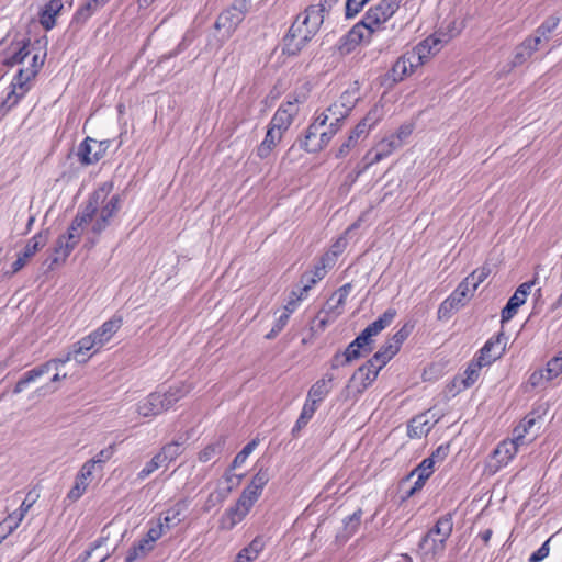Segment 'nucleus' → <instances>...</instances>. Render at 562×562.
Segmentation results:
<instances>
[{"instance_id":"obj_48","label":"nucleus","mask_w":562,"mask_h":562,"mask_svg":"<svg viewBox=\"0 0 562 562\" xmlns=\"http://www.w3.org/2000/svg\"><path fill=\"white\" fill-rule=\"evenodd\" d=\"M546 372V381H551L562 373V352L559 351L551 360L548 361Z\"/></svg>"},{"instance_id":"obj_10","label":"nucleus","mask_w":562,"mask_h":562,"mask_svg":"<svg viewBox=\"0 0 562 562\" xmlns=\"http://www.w3.org/2000/svg\"><path fill=\"white\" fill-rule=\"evenodd\" d=\"M370 31L364 30L362 24L356 23L346 34H344L335 45V50L340 56H347L353 53L358 46L371 41Z\"/></svg>"},{"instance_id":"obj_4","label":"nucleus","mask_w":562,"mask_h":562,"mask_svg":"<svg viewBox=\"0 0 562 562\" xmlns=\"http://www.w3.org/2000/svg\"><path fill=\"white\" fill-rule=\"evenodd\" d=\"M109 194L100 199L97 203V211L92 215L91 233L100 236L111 224V221L116 216L121 209V195L114 194L106 200Z\"/></svg>"},{"instance_id":"obj_6","label":"nucleus","mask_w":562,"mask_h":562,"mask_svg":"<svg viewBox=\"0 0 562 562\" xmlns=\"http://www.w3.org/2000/svg\"><path fill=\"white\" fill-rule=\"evenodd\" d=\"M250 3L251 0H234L233 4L217 16L214 26L216 30H224V38H229L243 22Z\"/></svg>"},{"instance_id":"obj_21","label":"nucleus","mask_w":562,"mask_h":562,"mask_svg":"<svg viewBox=\"0 0 562 562\" xmlns=\"http://www.w3.org/2000/svg\"><path fill=\"white\" fill-rule=\"evenodd\" d=\"M29 46L30 40L11 43L4 53L2 64L8 67L21 64L30 55Z\"/></svg>"},{"instance_id":"obj_45","label":"nucleus","mask_w":562,"mask_h":562,"mask_svg":"<svg viewBox=\"0 0 562 562\" xmlns=\"http://www.w3.org/2000/svg\"><path fill=\"white\" fill-rule=\"evenodd\" d=\"M491 274V268L486 265L475 269L472 273H470L464 280L472 288V292L479 288V285L486 280V278Z\"/></svg>"},{"instance_id":"obj_47","label":"nucleus","mask_w":562,"mask_h":562,"mask_svg":"<svg viewBox=\"0 0 562 562\" xmlns=\"http://www.w3.org/2000/svg\"><path fill=\"white\" fill-rule=\"evenodd\" d=\"M560 23V18L551 15L547 18L536 30L541 36H544V42L548 43L551 38V34L555 31Z\"/></svg>"},{"instance_id":"obj_36","label":"nucleus","mask_w":562,"mask_h":562,"mask_svg":"<svg viewBox=\"0 0 562 562\" xmlns=\"http://www.w3.org/2000/svg\"><path fill=\"white\" fill-rule=\"evenodd\" d=\"M46 374V368L43 364H40L29 371H26L16 384L13 387V394H20L23 392L31 383L35 382L37 379Z\"/></svg>"},{"instance_id":"obj_62","label":"nucleus","mask_w":562,"mask_h":562,"mask_svg":"<svg viewBox=\"0 0 562 562\" xmlns=\"http://www.w3.org/2000/svg\"><path fill=\"white\" fill-rule=\"evenodd\" d=\"M401 144L394 136H391L389 138L382 139L378 147H380L385 153L387 151V156H390L397 147H400Z\"/></svg>"},{"instance_id":"obj_1","label":"nucleus","mask_w":562,"mask_h":562,"mask_svg":"<svg viewBox=\"0 0 562 562\" xmlns=\"http://www.w3.org/2000/svg\"><path fill=\"white\" fill-rule=\"evenodd\" d=\"M112 190L113 182L106 181L91 194L86 207L81 212H78L72 220L67 234L58 237L54 248V252L56 255L53 260L54 262H58L59 260L64 261L70 255L80 240V228L92 220V215L97 211L98 201L106 194H110Z\"/></svg>"},{"instance_id":"obj_18","label":"nucleus","mask_w":562,"mask_h":562,"mask_svg":"<svg viewBox=\"0 0 562 562\" xmlns=\"http://www.w3.org/2000/svg\"><path fill=\"white\" fill-rule=\"evenodd\" d=\"M108 2L109 0H87L86 3L76 10L72 15L70 26L77 31L81 30L87 21Z\"/></svg>"},{"instance_id":"obj_35","label":"nucleus","mask_w":562,"mask_h":562,"mask_svg":"<svg viewBox=\"0 0 562 562\" xmlns=\"http://www.w3.org/2000/svg\"><path fill=\"white\" fill-rule=\"evenodd\" d=\"M432 427L434 424H430L429 420L426 419V415H419L413 418L408 424L407 434L411 438H422L423 436H427Z\"/></svg>"},{"instance_id":"obj_33","label":"nucleus","mask_w":562,"mask_h":562,"mask_svg":"<svg viewBox=\"0 0 562 562\" xmlns=\"http://www.w3.org/2000/svg\"><path fill=\"white\" fill-rule=\"evenodd\" d=\"M29 89V83H24L22 87H14L13 79L11 83V90L8 92L7 97L0 103V113H8L13 106L18 104V102L24 97Z\"/></svg>"},{"instance_id":"obj_50","label":"nucleus","mask_w":562,"mask_h":562,"mask_svg":"<svg viewBox=\"0 0 562 562\" xmlns=\"http://www.w3.org/2000/svg\"><path fill=\"white\" fill-rule=\"evenodd\" d=\"M222 443L220 441L207 445L203 450L199 452V461L209 462L215 459L222 452Z\"/></svg>"},{"instance_id":"obj_40","label":"nucleus","mask_w":562,"mask_h":562,"mask_svg":"<svg viewBox=\"0 0 562 562\" xmlns=\"http://www.w3.org/2000/svg\"><path fill=\"white\" fill-rule=\"evenodd\" d=\"M483 367H486L485 364H483L479 359H476L474 357L473 360L470 361V363L468 364L467 369L464 370V379L462 380V384L464 387H470L471 385H473L479 376H480V371Z\"/></svg>"},{"instance_id":"obj_23","label":"nucleus","mask_w":562,"mask_h":562,"mask_svg":"<svg viewBox=\"0 0 562 562\" xmlns=\"http://www.w3.org/2000/svg\"><path fill=\"white\" fill-rule=\"evenodd\" d=\"M166 412L160 392H153L137 404V413L143 417H155Z\"/></svg>"},{"instance_id":"obj_11","label":"nucleus","mask_w":562,"mask_h":562,"mask_svg":"<svg viewBox=\"0 0 562 562\" xmlns=\"http://www.w3.org/2000/svg\"><path fill=\"white\" fill-rule=\"evenodd\" d=\"M307 31L304 24H301V16H296L295 21L290 26L288 34L284 36L283 50L288 55L299 54L312 38H305L304 34Z\"/></svg>"},{"instance_id":"obj_16","label":"nucleus","mask_w":562,"mask_h":562,"mask_svg":"<svg viewBox=\"0 0 562 562\" xmlns=\"http://www.w3.org/2000/svg\"><path fill=\"white\" fill-rule=\"evenodd\" d=\"M299 112L296 101L282 103L273 114L269 127L280 132L281 135L291 126Z\"/></svg>"},{"instance_id":"obj_55","label":"nucleus","mask_w":562,"mask_h":562,"mask_svg":"<svg viewBox=\"0 0 562 562\" xmlns=\"http://www.w3.org/2000/svg\"><path fill=\"white\" fill-rule=\"evenodd\" d=\"M270 480L269 472L267 469H260L251 479V486H255L257 490L261 491L268 484Z\"/></svg>"},{"instance_id":"obj_57","label":"nucleus","mask_w":562,"mask_h":562,"mask_svg":"<svg viewBox=\"0 0 562 562\" xmlns=\"http://www.w3.org/2000/svg\"><path fill=\"white\" fill-rule=\"evenodd\" d=\"M369 1L370 0H347L346 18L350 19L356 16Z\"/></svg>"},{"instance_id":"obj_15","label":"nucleus","mask_w":562,"mask_h":562,"mask_svg":"<svg viewBox=\"0 0 562 562\" xmlns=\"http://www.w3.org/2000/svg\"><path fill=\"white\" fill-rule=\"evenodd\" d=\"M504 335L501 333L491 337L484 346L479 350L475 358L479 359L486 367L498 360L506 349Z\"/></svg>"},{"instance_id":"obj_9","label":"nucleus","mask_w":562,"mask_h":562,"mask_svg":"<svg viewBox=\"0 0 562 562\" xmlns=\"http://www.w3.org/2000/svg\"><path fill=\"white\" fill-rule=\"evenodd\" d=\"M110 145V139L97 140L88 136L79 144L76 156L82 166H90L104 157Z\"/></svg>"},{"instance_id":"obj_32","label":"nucleus","mask_w":562,"mask_h":562,"mask_svg":"<svg viewBox=\"0 0 562 562\" xmlns=\"http://www.w3.org/2000/svg\"><path fill=\"white\" fill-rule=\"evenodd\" d=\"M44 60L40 58L37 54L32 57L31 66L27 68H22L14 77V87H22L24 83H29L35 76L38 70L42 68Z\"/></svg>"},{"instance_id":"obj_37","label":"nucleus","mask_w":562,"mask_h":562,"mask_svg":"<svg viewBox=\"0 0 562 562\" xmlns=\"http://www.w3.org/2000/svg\"><path fill=\"white\" fill-rule=\"evenodd\" d=\"M281 138L282 135L280 132H277L276 130L268 126L266 136L257 148V155L260 158H267L272 149L277 146V144L281 140Z\"/></svg>"},{"instance_id":"obj_38","label":"nucleus","mask_w":562,"mask_h":562,"mask_svg":"<svg viewBox=\"0 0 562 562\" xmlns=\"http://www.w3.org/2000/svg\"><path fill=\"white\" fill-rule=\"evenodd\" d=\"M115 451V446L110 445L106 448L100 450L92 459L86 461L85 463L94 472L102 471L103 465L113 457Z\"/></svg>"},{"instance_id":"obj_41","label":"nucleus","mask_w":562,"mask_h":562,"mask_svg":"<svg viewBox=\"0 0 562 562\" xmlns=\"http://www.w3.org/2000/svg\"><path fill=\"white\" fill-rule=\"evenodd\" d=\"M525 302V299L514 293L501 312L502 323L510 321Z\"/></svg>"},{"instance_id":"obj_5","label":"nucleus","mask_w":562,"mask_h":562,"mask_svg":"<svg viewBox=\"0 0 562 562\" xmlns=\"http://www.w3.org/2000/svg\"><path fill=\"white\" fill-rule=\"evenodd\" d=\"M261 493V491L251 486V484H248L241 492V495L237 499L235 506L231 507L226 512L225 517L223 518L224 527L232 529L240 522L260 497Z\"/></svg>"},{"instance_id":"obj_27","label":"nucleus","mask_w":562,"mask_h":562,"mask_svg":"<svg viewBox=\"0 0 562 562\" xmlns=\"http://www.w3.org/2000/svg\"><path fill=\"white\" fill-rule=\"evenodd\" d=\"M64 8L61 0L48 1L40 12V23L46 30L49 31L56 25V16L60 13Z\"/></svg>"},{"instance_id":"obj_60","label":"nucleus","mask_w":562,"mask_h":562,"mask_svg":"<svg viewBox=\"0 0 562 562\" xmlns=\"http://www.w3.org/2000/svg\"><path fill=\"white\" fill-rule=\"evenodd\" d=\"M300 282L302 284V289H301L300 294L297 295V300H302V297L304 295H306V293L311 290V288L314 284H316L315 279L311 278V273H308V272H305L302 274Z\"/></svg>"},{"instance_id":"obj_30","label":"nucleus","mask_w":562,"mask_h":562,"mask_svg":"<svg viewBox=\"0 0 562 562\" xmlns=\"http://www.w3.org/2000/svg\"><path fill=\"white\" fill-rule=\"evenodd\" d=\"M93 348H98V344L95 342V340L93 339L91 334H89V335L82 337L77 342L72 344L69 349L74 353L75 360L78 363H85L90 358V356H88V357H85V356Z\"/></svg>"},{"instance_id":"obj_25","label":"nucleus","mask_w":562,"mask_h":562,"mask_svg":"<svg viewBox=\"0 0 562 562\" xmlns=\"http://www.w3.org/2000/svg\"><path fill=\"white\" fill-rule=\"evenodd\" d=\"M188 508V503L186 499L178 501L173 506L167 509L164 516L159 520V525L161 528L166 530L171 529L179 525L183 519V513Z\"/></svg>"},{"instance_id":"obj_63","label":"nucleus","mask_w":562,"mask_h":562,"mask_svg":"<svg viewBox=\"0 0 562 562\" xmlns=\"http://www.w3.org/2000/svg\"><path fill=\"white\" fill-rule=\"evenodd\" d=\"M449 451V445H440L427 459H431L435 465L436 462L443 461L448 457Z\"/></svg>"},{"instance_id":"obj_46","label":"nucleus","mask_w":562,"mask_h":562,"mask_svg":"<svg viewBox=\"0 0 562 562\" xmlns=\"http://www.w3.org/2000/svg\"><path fill=\"white\" fill-rule=\"evenodd\" d=\"M182 453V442L180 441H171L167 445H165L161 450L159 451V454L161 456L162 460L168 464L169 462L177 459Z\"/></svg>"},{"instance_id":"obj_39","label":"nucleus","mask_w":562,"mask_h":562,"mask_svg":"<svg viewBox=\"0 0 562 562\" xmlns=\"http://www.w3.org/2000/svg\"><path fill=\"white\" fill-rule=\"evenodd\" d=\"M317 407L313 406V404H310L307 402L304 403L302 412L295 423V425L292 428V435L293 437H297L300 431L308 424V422L312 419L316 412Z\"/></svg>"},{"instance_id":"obj_31","label":"nucleus","mask_w":562,"mask_h":562,"mask_svg":"<svg viewBox=\"0 0 562 562\" xmlns=\"http://www.w3.org/2000/svg\"><path fill=\"white\" fill-rule=\"evenodd\" d=\"M339 251H329L325 252L318 260V262L314 266V269L311 271H307L311 273V278L315 279L316 283L324 279V277L327 273V269H330L334 267L337 256Z\"/></svg>"},{"instance_id":"obj_26","label":"nucleus","mask_w":562,"mask_h":562,"mask_svg":"<svg viewBox=\"0 0 562 562\" xmlns=\"http://www.w3.org/2000/svg\"><path fill=\"white\" fill-rule=\"evenodd\" d=\"M191 390V384H188L186 382H179L169 386V389L166 392H160V397L166 411L171 408L178 401H180L187 394H189Z\"/></svg>"},{"instance_id":"obj_59","label":"nucleus","mask_w":562,"mask_h":562,"mask_svg":"<svg viewBox=\"0 0 562 562\" xmlns=\"http://www.w3.org/2000/svg\"><path fill=\"white\" fill-rule=\"evenodd\" d=\"M549 542L550 539L546 540L542 546L529 557V562H541L549 555Z\"/></svg>"},{"instance_id":"obj_64","label":"nucleus","mask_w":562,"mask_h":562,"mask_svg":"<svg viewBox=\"0 0 562 562\" xmlns=\"http://www.w3.org/2000/svg\"><path fill=\"white\" fill-rule=\"evenodd\" d=\"M532 55L527 50L522 48V44L518 45L515 50L513 64L514 66H520L525 61H527Z\"/></svg>"},{"instance_id":"obj_13","label":"nucleus","mask_w":562,"mask_h":562,"mask_svg":"<svg viewBox=\"0 0 562 562\" xmlns=\"http://www.w3.org/2000/svg\"><path fill=\"white\" fill-rule=\"evenodd\" d=\"M48 240V231H41L33 236L25 245L22 254H20L16 260L12 263V271L7 272V276H12L19 272L40 249H42Z\"/></svg>"},{"instance_id":"obj_7","label":"nucleus","mask_w":562,"mask_h":562,"mask_svg":"<svg viewBox=\"0 0 562 562\" xmlns=\"http://www.w3.org/2000/svg\"><path fill=\"white\" fill-rule=\"evenodd\" d=\"M396 310L387 308L381 316L373 323L368 325L353 340L356 347H360L364 353H370L372 350L373 337L378 336L383 329L390 326L396 316Z\"/></svg>"},{"instance_id":"obj_2","label":"nucleus","mask_w":562,"mask_h":562,"mask_svg":"<svg viewBox=\"0 0 562 562\" xmlns=\"http://www.w3.org/2000/svg\"><path fill=\"white\" fill-rule=\"evenodd\" d=\"M439 42L440 41L437 38L428 37L412 50L403 54L385 75L384 82L394 85L403 81L406 77L413 74L416 68L425 63L431 49L435 48Z\"/></svg>"},{"instance_id":"obj_42","label":"nucleus","mask_w":562,"mask_h":562,"mask_svg":"<svg viewBox=\"0 0 562 562\" xmlns=\"http://www.w3.org/2000/svg\"><path fill=\"white\" fill-rule=\"evenodd\" d=\"M24 517L25 516L18 509L9 514L8 517L0 522L1 533L8 536L12 533L20 526Z\"/></svg>"},{"instance_id":"obj_52","label":"nucleus","mask_w":562,"mask_h":562,"mask_svg":"<svg viewBox=\"0 0 562 562\" xmlns=\"http://www.w3.org/2000/svg\"><path fill=\"white\" fill-rule=\"evenodd\" d=\"M258 440L257 439H252L251 441H249L237 454L236 457L234 458L233 460V463H232V468H238L240 467L241 464L245 463V461L247 460V458L249 457V454L255 450V448L258 446Z\"/></svg>"},{"instance_id":"obj_29","label":"nucleus","mask_w":562,"mask_h":562,"mask_svg":"<svg viewBox=\"0 0 562 562\" xmlns=\"http://www.w3.org/2000/svg\"><path fill=\"white\" fill-rule=\"evenodd\" d=\"M369 132L364 128V123H358L351 131L347 139L340 145L336 153L337 158L345 157L349 151L356 147L359 140L364 139Z\"/></svg>"},{"instance_id":"obj_12","label":"nucleus","mask_w":562,"mask_h":562,"mask_svg":"<svg viewBox=\"0 0 562 562\" xmlns=\"http://www.w3.org/2000/svg\"><path fill=\"white\" fill-rule=\"evenodd\" d=\"M353 109V102L350 100V94L344 93L340 99L323 112L316 115L317 119H324V125L326 126L328 121L342 122L350 115Z\"/></svg>"},{"instance_id":"obj_44","label":"nucleus","mask_w":562,"mask_h":562,"mask_svg":"<svg viewBox=\"0 0 562 562\" xmlns=\"http://www.w3.org/2000/svg\"><path fill=\"white\" fill-rule=\"evenodd\" d=\"M384 109L382 104H374L366 116L359 122L364 123V128L369 132L372 127H374L383 117Z\"/></svg>"},{"instance_id":"obj_61","label":"nucleus","mask_w":562,"mask_h":562,"mask_svg":"<svg viewBox=\"0 0 562 562\" xmlns=\"http://www.w3.org/2000/svg\"><path fill=\"white\" fill-rule=\"evenodd\" d=\"M344 353L349 362L357 360L366 355L360 347H356L353 345V340L347 346Z\"/></svg>"},{"instance_id":"obj_24","label":"nucleus","mask_w":562,"mask_h":562,"mask_svg":"<svg viewBox=\"0 0 562 562\" xmlns=\"http://www.w3.org/2000/svg\"><path fill=\"white\" fill-rule=\"evenodd\" d=\"M92 475L93 471L86 463H83L75 477L74 486L68 492L67 497L72 502L79 499L89 486L92 480Z\"/></svg>"},{"instance_id":"obj_56","label":"nucleus","mask_w":562,"mask_h":562,"mask_svg":"<svg viewBox=\"0 0 562 562\" xmlns=\"http://www.w3.org/2000/svg\"><path fill=\"white\" fill-rule=\"evenodd\" d=\"M229 491H231V488L228 487L226 491H215V492L211 493L206 499L204 509L206 512H209L212 507L222 503L226 498Z\"/></svg>"},{"instance_id":"obj_54","label":"nucleus","mask_w":562,"mask_h":562,"mask_svg":"<svg viewBox=\"0 0 562 562\" xmlns=\"http://www.w3.org/2000/svg\"><path fill=\"white\" fill-rule=\"evenodd\" d=\"M402 0H381L378 4L389 20L398 10Z\"/></svg>"},{"instance_id":"obj_34","label":"nucleus","mask_w":562,"mask_h":562,"mask_svg":"<svg viewBox=\"0 0 562 562\" xmlns=\"http://www.w3.org/2000/svg\"><path fill=\"white\" fill-rule=\"evenodd\" d=\"M386 21V16L376 4L375 7L370 8L363 15L362 20L358 23L362 24L364 30L370 31V35L372 36L376 27Z\"/></svg>"},{"instance_id":"obj_49","label":"nucleus","mask_w":562,"mask_h":562,"mask_svg":"<svg viewBox=\"0 0 562 562\" xmlns=\"http://www.w3.org/2000/svg\"><path fill=\"white\" fill-rule=\"evenodd\" d=\"M167 465L166 462L162 460L159 452L155 454L150 461H148L145 467L138 472L137 476L139 480H144L147 476H149L151 473H154L156 470H158L160 467Z\"/></svg>"},{"instance_id":"obj_22","label":"nucleus","mask_w":562,"mask_h":562,"mask_svg":"<svg viewBox=\"0 0 562 562\" xmlns=\"http://www.w3.org/2000/svg\"><path fill=\"white\" fill-rule=\"evenodd\" d=\"M434 472V464L431 459L425 458L418 467H416L409 475H407L406 480L417 475V480L414 483V486L406 492V497H411L415 492L419 491L429 479V476Z\"/></svg>"},{"instance_id":"obj_51","label":"nucleus","mask_w":562,"mask_h":562,"mask_svg":"<svg viewBox=\"0 0 562 562\" xmlns=\"http://www.w3.org/2000/svg\"><path fill=\"white\" fill-rule=\"evenodd\" d=\"M379 373H375L372 368H369L366 363L361 366L353 374L352 379H360L362 381V385L367 387L371 384L378 376Z\"/></svg>"},{"instance_id":"obj_43","label":"nucleus","mask_w":562,"mask_h":562,"mask_svg":"<svg viewBox=\"0 0 562 562\" xmlns=\"http://www.w3.org/2000/svg\"><path fill=\"white\" fill-rule=\"evenodd\" d=\"M361 517L362 509L359 508L352 515L344 519L342 538L348 539L357 532L361 522Z\"/></svg>"},{"instance_id":"obj_20","label":"nucleus","mask_w":562,"mask_h":562,"mask_svg":"<svg viewBox=\"0 0 562 562\" xmlns=\"http://www.w3.org/2000/svg\"><path fill=\"white\" fill-rule=\"evenodd\" d=\"M123 317L114 315L109 321L104 322L99 328L91 333V336L98 344V349L111 340L113 335L122 327Z\"/></svg>"},{"instance_id":"obj_19","label":"nucleus","mask_w":562,"mask_h":562,"mask_svg":"<svg viewBox=\"0 0 562 562\" xmlns=\"http://www.w3.org/2000/svg\"><path fill=\"white\" fill-rule=\"evenodd\" d=\"M333 380L334 375L330 373H326L322 379L317 380L308 390L305 402L318 407V404L322 403L330 393L333 389Z\"/></svg>"},{"instance_id":"obj_28","label":"nucleus","mask_w":562,"mask_h":562,"mask_svg":"<svg viewBox=\"0 0 562 562\" xmlns=\"http://www.w3.org/2000/svg\"><path fill=\"white\" fill-rule=\"evenodd\" d=\"M519 447L510 439L501 441L493 451V457L497 461L498 467L507 465L517 454Z\"/></svg>"},{"instance_id":"obj_14","label":"nucleus","mask_w":562,"mask_h":562,"mask_svg":"<svg viewBox=\"0 0 562 562\" xmlns=\"http://www.w3.org/2000/svg\"><path fill=\"white\" fill-rule=\"evenodd\" d=\"M472 288L463 280L457 289L440 304L438 308L439 318L447 316L451 311L464 305V302L473 295Z\"/></svg>"},{"instance_id":"obj_58","label":"nucleus","mask_w":562,"mask_h":562,"mask_svg":"<svg viewBox=\"0 0 562 562\" xmlns=\"http://www.w3.org/2000/svg\"><path fill=\"white\" fill-rule=\"evenodd\" d=\"M412 327L405 324L401 329H398L390 339L396 347L400 349L402 344L407 339L411 334Z\"/></svg>"},{"instance_id":"obj_8","label":"nucleus","mask_w":562,"mask_h":562,"mask_svg":"<svg viewBox=\"0 0 562 562\" xmlns=\"http://www.w3.org/2000/svg\"><path fill=\"white\" fill-rule=\"evenodd\" d=\"M299 142L300 147L307 153L315 154L323 150L328 145V135L325 133L324 119L315 117Z\"/></svg>"},{"instance_id":"obj_3","label":"nucleus","mask_w":562,"mask_h":562,"mask_svg":"<svg viewBox=\"0 0 562 562\" xmlns=\"http://www.w3.org/2000/svg\"><path fill=\"white\" fill-rule=\"evenodd\" d=\"M453 530L452 515L441 516L435 526L422 538L419 550L425 557L434 559L443 553L446 542Z\"/></svg>"},{"instance_id":"obj_53","label":"nucleus","mask_w":562,"mask_h":562,"mask_svg":"<svg viewBox=\"0 0 562 562\" xmlns=\"http://www.w3.org/2000/svg\"><path fill=\"white\" fill-rule=\"evenodd\" d=\"M72 359L75 360V356L69 349V351L64 357L50 359L42 364L44 368H46V373H48L52 369L58 370L60 367L65 366Z\"/></svg>"},{"instance_id":"obj_17","label":"nucleus","mask_w":562,"mask_h":562,"mask_svg":"<svg viewBox=\"0 0 562 562\" xmlns=\"http://www.w3.org/2000/svg\"><path fill=\"white\" fill-rule=\"evenodd\" d=\"M324 11L316 4L308 5L305 11L297 16H301V24L307 29L304 36L305 38H313L319 31L324 22Z\"/></svg>"}]
</instances>
